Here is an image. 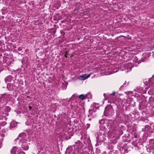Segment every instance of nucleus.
I'll use <instances>...</instances> for the list:
<instances>
[{
    "label": "nucleus",
    "instance_id": "nucleus-1",
    "mask_svg": "<svg viewBox=\"0 0 154 154\" xmlns=\"http://www.w3.org/2000/svg\"><path fill=\"white\" fill-rule=\"evenodd\" d=\"M29 136H26V134L24 133L20 134L18 137V138L19 140L20 144L24 150H27L29 148L28 144H29Z\"/></svg>",
    "mask_w": 154,
    "mask_h": 154
},
{
    "label": "nucleus",
    "instance_id": "nucleus-2",
    "mask_svg": "<svg viewBox=\"0 0 154 154\" xmlns=\"http://www.w3.org/2000/svg\"><path fill=\"white\" fill-rule=\"evenodd\" d=\"M12 95L10 94H2L0 95V109L2 110L6 105L8 101L12 100Z\"/></svg>",
    "mask_w": 154,
    "mask_h": 154
},
{
    "label": "nucleus",
    "instance_id": "nucleus-3",
    "mask_svg": "<svg viewBox=\"0 0 154 154\" xmlns=\"http://www.w3.org/2000/svg\"><path fill=\"white\" fill-rule=\"evenodd\" d=\"M106 134L103 131L101 130L99 131L97 134V140L98 142L104 141L106 139Z\"/></svg>",
    "mask_w": 154,
    "mask_h": 154
},
{
    "label": "nucleus",
    "instance_id": "nucleus-4",
    "mask_svg": "<svg viewBox=\"0 0 154 154\" xmlns=\"http://www.w3.org/2000/svg\"><path fill=\"white\" fill-rule=\"evenodd\" d=\"M3 108L2 110L0 111V116L3 117H5V116L8 115V112H10L11 110V107L8 106H7L4 109Z\"/></svg>",
    "mask_w": 154,
    "mask_h": 154
},
{
    "label": "nucleus",
    "instance_id": "nucleus-5",
    "mask_svg": "<svg viewBox=\"0 0 154 154\" xmlns=\"http://www.w3.org/2000/svg\"><path fill=\"white\" fill-rule=\"evenodd\" d=\"M99 123L101 125L100 126V129L103 131L107 128L109 126L108 121L107 120L102 119L99 121Z\"/></svg>",
    "mask_w": 154,
    "mask_h": 154
},
{
    "label": "nucleus",
    "instance_id": "nucleus-6",
    "mask_svg": "<svg viewBox=\"0 0 154 154\" xmlns=\"http://www.w3.org/2000/svg\"><path fill=\"white\" fill-rule=\"evenodd\" d=\"M104 97L105 99L106 100L108 99L110 103H114L116 101V98L114 96L112 95V94H104Z\"/></svg>",
    "mask_w": 154,
    "mask_h": 154
},
{
    "label": "nucleus",
    "instance_id": "nucleus-7",
    "mask_svg": "<svg viewBox=\"0 0 154 154\" xmlns=\"http://www.w3.org/2000/svg\"><path fill=\"white\" fill-rule=\"evenodd\" d=\"M134 64L131 63H126L124 66V68L121 69V70L124 71L125 73L128 72V71H131V68L133 67Z\"/></svg>",
    "mask_w": 154,
    "mask_h": 154
},
{
    "label": "nucleus",
    "instance_id": "nucleus-8",
    "mask_svg": "<svg viewBox=\"0 0 154 154\" xmlns=\"http://www.w3.org/2000/svg\"><path fill=\"white\" fill-rule=\"evenodd\" d=\"M90 75V74H85L83 75H81L78 77V79L80 80H84L89 77Z\"/></svg>",
    "mask_w": 154,
    "mask_h": 154
},
{
    "label": "nucleus",
    "instance_id": "nucleus-9",
    "mask_svg": "<svg viewBox=\"0 0 154 154\" xmlns=\"http://www.w3.org/2000/svg\"><path fill=\"white\" fill-rule=\"evenodd\" d=\"M91 95L90 93H88V94H81L79 96V99L82 100H84L86 98H91Z\"/></svg>",
    "mask_w": 154,
    "mask_h": 154
},
{
    "label": "nucleus",
    "instance_id": "nucleus-10",
    "mask_svg": "<svg viewBox=\"0 0 154 154\" xmlns=\"http://www.w3.org/2000/svg\"><path fill=\"white\" fill-rule=\"evenodd\" d=\"M15 86L14 84H11L8 83L7 85V88L9 91H11L13 90Z\"/></svg>",
    "mask_w": 154,
    "mask_h": 154
},
{
    "label": "nucleus",
    "instance_id": "nucleus-11",
    "mask_svg": "<svg viewBox=\"0 0 154 154\" xmlns=\"http://www.w3.org/2000/svg\"><path fill=\"white\" fill-rule=\"evenodd\" d=\"M112 111V108L110 106L106 107L105 109L104 112L106 113L109 114Z\"/></svg>",
    "mask_w": 154,
    "mask_h": 154
},
{
    "label": "nucleus",
    "instance_id": "nucleus-12",
    "mask_svg": "<svg viewBox=\"0 0 154 154\" xmlns=\"http://www.w3.org/2000/svg\"><path fill=\"white\" fill-rule=\"evenodd\" d=\"M19 149L16 146L13 147L11 151V154H17V151Z\"/></svg>",
    "mask_w": 154,
    "mask_h": 154
},
{
    "label": "nucleus",
    "instance_id": "nucleus-13",
    "mask_svg": "<svg viewBox=\"0 0 154 154\" xmlns=\"http://www.w3.org/2000/svg\"><path fill=\"white\" fill-rule=\"evenodd\" d=\"M38 154H45L43 152V149L41 145L38 146Z\"/></svg>",
    "mask_w": 154,
    "mask_h": 154
},
{
    "label": "nucleus",
    "instance_id": "nucleus-14",
    "mask_svg": "<svg viewBox=\"0 0 154 154\" xmlns=\"http://www.w3.org/2000/svg\"><path fill=\"white\" fill-rule=\"evenodd\" d=\"M149 85H154V75L152 76L149 79Z\"/></svg>",
    "mask_w": 154,
    "mask_h": 154
},
{
    "label": "nucleus",
    "instance_id": "nucleus-15",
    "mask_svg": "<svg viewBox=\"0 0 154 154\" xmlns=\"http://www.w3.org/2000/svg\"><path fill=\"white\" fill-rule=\"evenodd\" d=\"M149 145L154 147V139H150L149 141Z\"/></svg>",
    "mask_w": 154,
    "mask_h": 154
},
{
    "label": "nucleus",
    "instance_id": "nucleus-16",
    "mask_svg": "<svg viewBox=\"0 0 154 154\" xmlns=\"http://www.w3.org/2000/svg\"><path fill=\"white\" fill-rule=\"evenodd\" d=\"M133 61L135 63H137L138 64H139L141 63V62L140 61V60H139V61H138L137 58L136 56L134 57V59H133Z\"/></svg>",
    "mask_w": 154,
    "mask_h": 154
},
{
    "label": "nucleus",
    "instance_id": "nucleus-17",
    "mask_svg": "<svg viewBox=\"0 0 154 154\" xmlns=\"http://www.w3.org/2000/svg\"><path fill=\"white\" fill-rule=\"evenodd\" d=\"M17 154H25V153L23 152L21 149H18L17 151Z\"/></svg>",
    "mask_w": 154,
    "mask_h": 154
},
{
    "label": "nucleus",
    "instance_id": "nucleus-18",
    "mask_svg": "<svg viewBox=\"0 0 154 154\" xmlns=\"http://www.w3.org/2000/svg\"><path fill=\"white\" fill-rule=\"evenodd\" d=\"M17 124L15 122L12 121L11 123V125L12 127H15L16 125Z\"/></svg>",
    "mask_w": 154,
    "mask_h": 154
},
{
    "label": "nucleus",
    "instance_id": "nucleus-19",
    "mask_svg": "<svg viewBox=\"0 0 154 154\" xmlns=\"http://www.w3.org/2000/svg\"><path fill=\"white\" fill-rule=\"evenodd\" d=\"M11 77L10 76H8L6 77L5 78V81L6 82H8L10 81L11 79L10 78Z\"/></svg>",
    "mask_w": 154,
    "mask_h": 154
},
{
    "label": "nucleus",
    "instance_id": "nucleus-20",
    "mask_svg": "<svg viewBox=\"0 0 154 154\" xmlns=\"http://www.w3.org/2000/svg\"><path fill=\"white\" fill-rule=\"evenodd\" d=\"M128 83H127V82H125L123 84V85L122 86H121V87H120V88L121 89H122V87L124 86H127V85H128Z\"/></svg>",
    "mask_w": 154,
    "mask_h": 154
},
{
    "label": "nucleus",
    "instance_id": "nucleus-21",
    "mask_svg": "<svg viewBox=\"0 0 154 154\" xmlns=\"http://www.w3.org/2000/svg\"><path fill=\"white\" fill-rule=\"evenodd\" d=\"M144 56H147V57H149L150 56V54L148 53H144L143 54Z\"/></svg>",
    "mask_w": 154,
    "mask_h": 154
},
{
    "label": "nucleus",
    "instance_id": "nucleus-22",
    "mask_svg": "<svg viewBox=\"0 0 154 154\" xmlns=\"http://www.w3.org/2000/svg\"><path fill=\"white\" fill-rule=\"evenodd\" d=\"M149 80H148V83H147V86H149V87H150L151 86H152V87H154V85H149Z\"/></svg>",
    "mask_w": 154,
    "mask_h": 154
},
{
    "label": "nucleus",
    "instance_id": "nucleus-23",
    "mask_svg": "<svg viewBox=\"0 0 154 154\" xmlns=\"http://www.w3.org/2000/svg\"><path fill=\"white\" fill-rule=\"evenodd\" d=\"M118 71V70L117 69H114L113 70V72H112L111 73V74L113 73H115L116 72ZM111 74V73H110Z\"/></svg>",
    "mask_w": 154,
    "mask_h": 154
},
{
    "label": "nucleus",
    "instance_id": "nucleus-24",
    "mask_svg": "<svg viewBox=\"0 0 154 154\" xmlns=\"http://www.w3.org/2000/svg\"><path fill=\"white\" fill-rule=\"evenodd\" d=\"M78 107H79V106H78L77 105H76L75 106V110L76 111H77V109L78 108Z\"/></svg>",
    "mask_w": 154,
    "mask_h": 154
},
{
    "label": "nucleus",
    "instance_id": "nucleus-25",
    "mask_svg": "<svg viewBox=\"0 0 154 154\" xmlns=\"http://www.w3.org/2000/svg\"><path fill=\"white\" fill-rule=\"evenodd\" d=\"M3 140V139L2 138L1 140H0V141H1ZM2 143L1 142H0V148L2 147Z\"/></svg>",
    "mask_w": 154,
    "mask_h": 154
},
{
    "label": "nucleus",
    "instance_id": "nucleus-26",
    "mask_svg": "<svg viewBox=\"0 0 154 154\" xmlns=\"http://www.w3.org/2000/svg\"><path fill=\"white\" fill-rule=\"evenodd\" d=\"M86 126H87V128L88 129V128H89L90 127V125L89 124H86Z\"/></svg>",
    "mask_w": 154,
    "mask_h": 154
},
{
    "label": "nucleus",
    "instance_id": "nucleus-27",
    "mask_svg": "<svg viewBox=\"0 0 154 154\" xmlns=\"http://www.w3.org/2000/svg\"><path fill=\"white\" fill-rule=\"evenodd\" d=\"M81 143V142L80 141H78L75 143L76 144H80Z\"/></svg>",
    "mask_w": 154,
    "mask_h": 154
},
{
    "label": "nucleus",
    "instance_id": "nucleus-28",
    "mask_svg": "<svg viewBox=\"0 0 154 154\" xmlns=\"http://www.w3.org/2000/svg\"><path fill=\"white\" fill-rule=\"evenodd\" d=\"M116 92H113L112 94V95L114 96L115 95Z\"/></svg>",
    "mask_w": 154,
    "mask_h": 154
},
{
    "label": "nucleus",
    "instance_id": "nucleus-29",
    "mask_svg": "<svg viewBox=\"0 0 154 154\" xmlns=\"http://www.w3.org/2000/svg\"><path fill=\"white\" fill-rule=\"evenodd\" d=\"M132 93V92H131V91H130V92L128 91V92H125V93L126 94H127L128 93Z\"/></svg>",
    "mask_w": 154,
    "mask_h": 154
},
{
    "label": "nucleus",
    "instance_id": "nucleus-30",
    "mask_svg": "<svg viewBox=\"0 0 154 154\" xmlns=\"http://www.w3.org/2000/svg\"><path fill=\"white\" fill-rule=\"evenodd\" d=\"M142 62H143V61H145V60L143 59H141L140 60Z\"/></svg>",
    "mask_w": 154,
    "mask_h": 154
},
{
    "label": "nucleus",
    "instance_id": "nucleus-31",
    "mask_svg": "<svg viewBox=\"0 0 154 154\" xmlns=\"http://www.w3.org/2000/svg\"><path fill=\"white\" fill-rule=\"evenodd\" d=\"M29 109L30 110L32 109V107L31 106H29Z\"/></svg>",
    "mask_w": 154,
    "mask_h": 154
},
{
    "label": "nucleus",
    "instance_id": "nucleus-32",
    "mask_svg": "<svg viewBox=\"0 0 154 154\" xmlns=\"http://www.w3.org/2000/svg\"><path fill=\"white\" fill-rule=\"evenodd\" d=\"M4 135L2 134V137H4Z\"/></svg>",
    "mask_w": 154,
    "mask_h": 154
},
{
    "label": "nucleus",
    "instance_id": "nucleus-33",
    "mask_svg": "<svg viewBox=\"0 0 154 154\" xmlns=\"http://www.w3.org/2000/svg\"><path fill=\"white\" fill-rule=\"evenodd\" d=\"M148 128H149L150 127L149 126H148L147 127Z\"/></svg>",
    "mask_w": 154,
    "mask_h": 154
},
{
    "label": "nucleus",
    "instance_id": "nucleus-34",
    "mask_svg": "<svg viewBox=\"0 0 154 154\" xmlns=\"http://www.w3.org/2000/svg\"><path fill=\"white\" fill-rule=\"evenodd\" d=\"M65 57H66L67 56H66V55H65Z\"/></svg>",
    "mask_w": 154,
    "mask_h": 154
},
{
    "label": "nucleus",
    "instance_id": "nucleus-35",
    "mask_svg": "<svg viewBox=\"0 0 154 154\" xmlns=\"http://www.w3.org/2000/svg\"><path fill=\"white\" fill-rule=\"evenodd\" d=\"M76 105H77V103H76Z\"/></svg>",
    "mask_w": 154,
    "mask_h": 154
}]
</instances>
